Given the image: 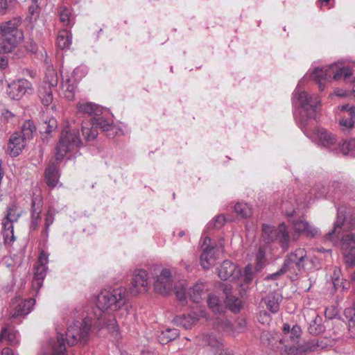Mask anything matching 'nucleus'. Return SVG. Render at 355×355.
<instances>
[{
    "instance_id": "2eb2a0df",
    "label": "nucleus",
    "mask_w": 355,
    "mask_h": 355,
    "mask_svg": "<svg viewBox=\"0 0 355 355\" xmlns=\"http://www.w3.org/2000/svg\"><path fill=\"white\" fill-rule=\"evenodd\" d=\"M328 346L329 344L325 339L314 338L298 345L296 349L299 353H307L318 352L326 349Z\"/></svg>"
},
{
    "instance_id": "f704fd0d",
    "label": "nucleus",
    "mask_w": 355,
    "mask_h": 355,
    "mask_svg": "<svg viewBox=\"0 0 355 355\" xmlns=\"http://www.w3.org/2000/svg\"><path fill=\"white\" fill-rule=\"evenodd\" d=\"M36 128L33 121L28 120L24 122L21 127V137L24 140L30 139L33 137V135L35 132Z\"/></svg>"
},
{
    "instance_id": "4d7b16f0",
    "label": "nucleus",
    "mask_w": 355,
    "mask_h": 355,
    "mask_svg": "<svg viewBox=\"0 0 355 355\" xmlns=\"http://www.w3.org/2000/svg\"><path fill=\"white\" fill-rule=\"evenodd\" d=\"M3 235L5 243H10L15 241L14 232H3Z\"/></svg>"
},
{
    "instance_id": "9d476101",
    "label": "nucleus",
    "mask_w": 355,
    "mask_h": 355,
    "mask_svg": "<svg viewBox=\"0 0 355 355\" xmlns=\"http://www.w3.org/2000/svg\"><path fill=\"white\" fill-rule=\"evenodd\" d=\"M342 250L347 266H355V234H347L343 236Z\"/></svg>"
},
{
    "instance_id": "338daca9",
    "label": "nucleus",
    "mask_w": 355,
    "mask_h": 355,
    "mask_svg": "<svg viewBox=\"0 0 355 355\" xmlns=\"http://www.w3.org/2000/svg\"><path fill=\"white\" fill-rule=\"evenodd\" d=\"M291 328H290V325L288 324H284V326H283V331L284 333V336L280 339V342L281 343H283L286 339V336H288V334H290L291 332Z\"/></svg>"
},
{
    "instance_id": "7c9ffc66",
    "label": "nucleus",
    "mask_w": 355,
    "mask_h": 355,
    "mask_svg": "<svg viewBox=\"0 0 355 355\" xmlns=\"http://www.w3.org/2000/svg\"><path fill=\"white\" fill-rule=\"evenodd\" d=\"M46 270L43 264H40L35 268L33 280V287L39 290L42 286L43 280L46 276Z\"/></svg>"
},
{
    "instance_id": "5701e85b",
    "label": "nucleus",
    "mask_w": 355,
    "mask_h": 355,
    "mask_svg": "<svg viewBox=\"0 0 355 355\" xmlns=\"http://www.w3.org/2000/svg\"><path fill=\"white\" fill-rule=\"evenodd\" d=\"M31 209V222L30 229L31 230H35L37 228L38 224L40 221V214H41V202L40 199L33 198Z\"/></svg>"
},
{
    "instance_id": "f8f14e48",
    "label": "nucleus",
    "mask_w": 355,
    "mask_h": 355,
    "mask_svg": "<svg viewBox=\"0 0 355 355\" xmlns=\"http://www.w3.org/2000/svg\"><path fill=\"white\" fill-rule=\"evenodd\" d=\"M20 22V18H14L12 20L2 23L0 26L1 35L8 36L11 38H15V36L17 37V35H19L17 40L21 42L23 39L24 35L22 31L17 28Z\"/></svg>"
},
{
    "instance_id": "c756f323",
    "label": "nucleus",
    "mask_w": 355,
    "mask_h": 355,
    "mask_svg": "<svg viewBox=\"0 0 355 355\" xmlns=\"http://www.w3.org/2000/svg\"><path fill=\"white\" fill-rule=\"evenodd\" d=\"M203 341L207 345L216 348V355H229L222 348V343L213 335H206L203 338Z\"/></svg>"
},
{
    "instance_id": "39448f33",
    "label": "nucleus",
    "mask_w": 355,
    "mask_h": 355,
    "mask_svg": "<svg viewBox=\"0 0 355 355\" xmlns=\"http://www.w3.org/2000/svg\"><path fill=\"white\" fill-rule=\"evenodd\" d=\"M81 143L77 130H70L67 128L63 130L55 147L56 160L61 161L68 152L72 150L75 147L80 146Z\"/></svg>"
},
{
    "instance_id": "603ef678",
    "label": "nucleus",
    "mask_w": 355,
    "mask_h": 355,
    "mask_svg": "<svg viewBox=\"0 0 355 355\" xmlns=\"http://www.w3.org/2000/svg\"><path fill=\"white\" fill-rule=\"evenodd\" d=\"M253 279L252 268L248 265L245 268L243 281L246 284H249Z\"/></svg>"
},
{
    "instance_id": "7ed1b4c3",
    "label": "nucleus",
    "mask_w": 355,
    "mask_h": 355,
    "mask_svg": "<svg viewBox=\"0 0 355 355\" xmlns=\"http://www.w3.org/2000/svg\"><path fill=\"white\" fill-rule=\"evenodd\" d=\"M352 76V69L348 67H340L336 63L332 64L327 68L316 67L311 74V78L318 85L319 89L323 90L324 84L323 81H328L331 78L336 80L342 76L345 80L349 79Z\"/></svg>"
},
{
    "instance_id": "13d9d810",
    "label": "nucleus",
    "mask_w": 355,
    "mask_h": 355,
    "mask_svg": "<svg viewBox=\"0 0 355 355\" xmlns=\"http://www.w3.org/2000/svg\"><path fill=\"white\" fill-rule=\"evenodd\" d=\"M40 10V8L38 4H33L30 6L28 8V12L31 16H37Z\"/></svg>"
},
{
    "instance_id": "09e8293b",
    "label": "nucleus",
    "mask_w": 355,
    "mask_h": 355,
    "mask_svg": "<svg viewBox=\"0 0 355 355\" xmlns=\"http://www.w3.org/2000/svg\"><path fill=\"white\" fill-rule=\"evenodd\" d=\"M317 320L318 318H316L309 324V331L311 334L316 335L322 331V327L320 324H317Z\"/></svg>"
},
{
    "instance_id": "2f4dec72",
    "label": "nucleus",
    "mask_w": 355,
    "mask_h": 355,
    "mask_svg": "<svg viewBox=\"0 0 355 355\" xmlns=\"http://www.w3.org/2000/svg\"><path fill=\"white\" fill-rule=\"evenodd\" d=\"M178 336V329L167 328L162 331L161 334L158 336V340L161 344L164 345L175 340Z\"/></svg>"
},
{
    "instance_id": "680f3d73",
    "label": "nucleus",
    "mask_w": 355,
    "mask_h": 355,
    "mask_svg": "<svg viewBox=\"0 0 355 355\" xmlns=\"http://www.w3.org/2000/svg\"><path fill=\"white\" fill-rule=\"evenodd\" d=\"M9 9L8 0H0V15H4Z\"/></svg>"
},
{
    "instance_id": "f257e3e1",
    "label": "nucleus",
    "mask_w": 355,
    "mask_h": 355,
    "mask_svg": "<svg viewBox=\"0 0 355 355\" xmlns=\"http://www.w3.org/2000/svg\"><path fill=\"white\" fill-rule=\"evenodd\" d=\"M130 308L125 288L101 291L97 297L96 307L92 313L85 316L83 322L76 321L67 328L66 340L68 345L73 346L78 343L83 345L87 343L92 325V315L96 320L98 327L106 328L115 338H119V323L113 312L119 310L121 315H128Z\"/></svg>"
},
{
    "instance_id": "5fc2aeb1",
    "label": "nucleus",
    "mask_w": 355,
    "mask_h": 355,
    "mask_svg": "<svg viewBox=\"0 0 355 355\" xmlns=\"http://www.w3.org/2000/svg\"><path fill=\"white\" fill-rule=\"evenodd\" d=\"M220 288L223 291L224 295H225V298H227V297L233 295H232V286L230 284L227 283L223 284H221Z\"/></svg>"
},
{
    "instance_id": "bb28decb",
    "label": "nucleus",
    "mask_w": 355,
    "mask_h": 355,
    "mask_svg": "<svg viewBox=\"0 0 355 355\" xmlns=\"http://www.w3.org/2000/svg\"><path fill=\"white\" fill-rule=\"evenodd\" d=\"M45 180L49 187H54L58 181V167L55 162L50 163L45 170Z\"/></svg>"
},
{
    "instance_id": "8fccbe9b",
    "label": "nucleus",
    "mask_w": 355,
    "mask_h": 355,
    "mask_svg": "<svg viewBox=\"0 0 355 355\" xmlns=\"http://www.w3.org/2000/svg\"><path fill=\"white\" fill-rule=\"evenodd\" d=\"M70 12L66 9L63 8L60 12V19L64 26L69 25L70 23Z\"/></svg>"
},
{
    "instance_id": "393cba45",
    "label": "nucleus",
    "mask_w": 355,
    "mask_h": 355,
    "mask_svg": "<svg viewBox=\"0 0 355 355\" xmlns=\"http://www.w3.org/2000/svg\"><path fill=\"white\" fill-rule=\"evenodd\" d=\"M319 144L324 147H330L336 143V137L325 129H318L316 132Z\"/></svg>"
},
{
    "instance_id": "4be33fe9",
    "label": "nucleus",
    "mask_w": 355,
    "mask_h": 355,
    "mask_svg": "<svg viewBox=\"0 0 355 355\" xmlns=\"http://www.w3.org/2000/svg\"><path fill=\"white\" fill-rule=\"evenodd\" d=\"M200 315L193 312L188 315L176 316L173 321L177 325L183 327L185 329H191L199 320Z\"/></svg>"
},
{
    "instance_id": "6e6552de",
    "label": "nucleus",
    "mask_w": 355,
    "mask_h": 355,
    "mask_svg": "<svg viewBox=\"0 0 355 355\" xmlns=\"http://www.w3.org/2000/svg\"><path fill=\"white\" fill-rule=\"evenodd\" d=\"M148 274L145 270L137 269L133 272L129 285V292L132 295L146 293L148 289Z\"/></svg>"
},
{
    "instance_id": "20e7f679",
    "label": "nucleus",
    "mask_w": 355,
    "mask_h": 355,
    "mask_svg": "<svg viewBox=\"0 0 355 355\" xmlns=\"http://www.w3.org/2000/svg\"><path fill=\"white\" fill-rule=\"evenodd\" d=\"M306 251L304 248H297L291 252L285 259L282 267L277 272L266 277L267 279H275L277 277L286 272L298 274L305 269L308 261Z\"/></svg>"
},
{
    "instance_id": "c85d7f7f",
    "label": "nucleus",
    "mask_w": 355,
    "mask_h": 355,
    "mask_svg": "<svg viewBox=\"0 0 355 355\" xmlns=\"http://www.w3.org/2000/svg\"><path fill=\"white\" fill-rule=\"evenodd\" d=\"M204 288L202 283H198L187 290V296L192 302L199 303L202 300Z\"/></svg>"
},
{
    "instance_id": "412c9836",
    "label": "nucleus",
    "mask_w": 355,
    "mask_h": 355,
    "mask_svg": "<svg viewBox=\"0 0 355 355\" xmlns=\"http://www.w3.org/2000/svg\"><path fill=\"white\" fill-rule=\"evenodd\" d=\"M76 107L78 114H87L88 116H100L103 111V108L101 106L91 102L78 103Z\"/></svg>"
},
{
    "instance_id": "a19ab883",
    "label": "nucleus",
    "mask_w": 355,
    "mask_h": 355,
    "mask_svg": "<svg viewBox=\"0 0 355 355\" xmlns=\"http://www.w3.org/2000/svg\"><path fill=\"white\" fill-rule=\"evenodd\" d=\"M58 128V122L57 120L51 117L48 121L45 120L44 121V124L42 126V132H44L46 135H50L51 132L56 130Z\"/></svg>"
},
{
    "instance_id": "4468645a",
    "label": "nucleus",
    "mask_w": 355,
    "mask_h": 355,
    "mask_svg": "<svg viewBox=\"0 0 355 355\" xmlns=\"http://www.w3.org/2000/svg\"><path fill=\"white\" fill-rule=\"evenodd\" d=\"M219 277L223 280H227L230 278L235 279L241 275L240 269L232 261H224L218 270Z\"/></svg>"
},
{
    "instance_id": "1a4fd4ad",
    "label": "nucleus",
    "mask_w": 355,
    "mask_h": 355,
    "mask_svg": "<svg viewBox=\"0 0 355 355\" xmlns=\"http://www.w3.org/2000/svg\"><path fill=\"white\" fill-rule=\"evenodd\" d=\"M8 94L14 100L20 99L25 94L33 92L31 83L26 79H19L12 82L8 86Z\"/></svg>"
},
{
    "instance_id": "6ab92c4d",
    "label": "nucleus",
    "mask_w": 355,
    "mask_h": 355,
    "mask_svg": "<svg viewBox=\"0 0 355 355\" xmlns=\"http://www.w3.org/2000/svg\"><path fill=\"white\" fill-rule=\"evenodd\" d=\"M293 228L298 234H304L307 237H315L318 234V230L311 226L306 221L302 220H292Z\"/></svg>"
},
{
    "instance_id": "cd10ccee",
    "label": "nucleus",
    "mask_w": 355,
    "mask_h": 355,
    "mask_svg": "<svg viewBox=\"0 0 355 355\" xmlns=\"http://www.w3.org/2000/svg\"><path fill=\"white\" fill-rule=\"evenodd\" d=\"M19 35L15 36V38H11L8 36L1 35L0 37V53H6L10 52L19 42L17 40Z\"/></svg>"
},
{
    "instance_id": "69168bd1",
    "label": "nucleus",
    "mask_w": 355,
    "mask_h": 355,
    "mask_svg": "<svg viewBox=\"0 0 355 355\" xmlns=\"http://www.w3.org/2000/svg\"><path fill=\"white\" fill-rule=\"evenodd\" d=\"M259 320L262 323L268 322L270 320V316L267 312L263 311V313H260Z\"/></svg>"
},
{
    "instance_id": "aec40b11",
    "label": "nucleus",
    "mask_w": 355,
    "mask_h": 355,
    "mask_svg": "<svg viewBox=\"0 0 355 355\" xmlns=\"http://www.w3.org/2000/svg\"><path fill=\"white\" fill-rule=\"evenodd\" d=\"M342 112H345V115L339 121V124L345 129H349L355 125V107L350 106L349 104L343 105L340 107Z\"/></svg>"
},
{
    "instance_id": "c9c22d12",
    "label": "nucleus",
    "mask_w": 355,
    "mask_h": 355,
    "mask_svg": "<svg viewBox=\"0 0 355 355\" xmlns=\"http://www.w3.org/2000/svg\"><path fill=\"white\" fill-rule=\"evenodd\" d=\"M71 36L66 30L61 31L57 37V44L60 49H64L71 44Z\"/></svg>"
},
{
    "instance_id": "4c0bfd02",
    "label": "nucleus",
    "mask_w": 355,
    "mask_h": 355,
    "mask_svg": "<svg viewBox=\"0 0 355 355\" xmlns=\"http://www.w3.org/2000/svg\"><path fill=\"white\" fill-rule=\"evenodd\" d=\"M58 83V78L56 72L53 69H48L46 73L45 80L42 84H46L49 87L55 88Z\"/></svg>"
},
{
    "instance_id": "6e6d98bb",
    "label": "nucleus",
    "mask_w": 355,
    "mask_h": 355,
    "mask_svg": "<svg viewBox=\"0 0 355 355\" xmlns=\"http://www.w3.org/2000/svg\"><path fill=\"white\" fill-rule=\"evenodd\" d=\"M14 222H11L10 220H3L2 225L3 228V232H8L11 233V232H14L13 230V223Z\"/></svg>"
},
{
    "instance_id": "58836bf2",
    "label": "nucleus",
    "mask_w": 355,
    "mask_h": 355,
    "mask_svg": "<svg viewBox=\"0 0 355 355\" xmlns=\"http://www.w3.org/2000/svg\"><path fill=\"white\" fill-rule=\"evenodd\" d=\"M21 213L17 211V207L12 204L7 207V213L4 220H10L11 222H16L20 217Z\"/></svg>"
},
{
    "instance_id": "e2e57ef3",
    "label": "nucleus",
    "mask_w": 355,
    "mask_h": 355,
    "mask_svg": "<svg viewBox=\"0 0 355 355\" xmlns=\"http://www.w3.org/2000/svg\"><path fill=\"white\" fill-rule=\"evenodd\" d=\"M26 47L28 51H30L33 53L36 52L37 50V46L36 43L35 42H33V40H30L29 42H27Z\"/></svg>"
},
{
    "instance_id": "37998d69",
    "label": "nucleus",
    "mask_w": 355,
    "mask_h": 355,
    "mask_svg": "<svg viewBox=\"0 0 355 355\" xmlns=\"http://www.w3.org/2000/svg\"><path fill=\"white\" fill-rule=\"evenodd\" d=\"M340 272V269L335 270L334 272V276L332 277L334 287L336 290H337L339 287H340L342 286L343 289H347L348 288L347 286L349 285V283H347V282L343 283L342 279H340V278H339Z\"/></svg>"
},
{
    "instance_id": "9b49d317",
    "label": "nucleus",
    "mask_w": 355,
    "mask_h": 355,
    "mask_svg": "<svg viewBox=\"0 0 355 355\" xmlns=\"http://www.w3.org/2000/svg\"><path fill=\"white\" fill-rule=\"evenodd\" d=\"M154 288L156 293L166 295L169 294L173 289L171 272L168 269H163L157 277L154 284Z\"/></svg>"
},
{
    "instance_id": "ddd939ff",
    "label": "nucleus",
    "mask_w": 355,
    "mask_h": 355,
    "mask_svg": "<svg viewBox=\"0 0 355 355\" xmlns=\"http://www.w3.org/2000/svg\"><path fill=\"white\" fill-rule=\"evenodd\" d=\"M12 304L14 306L12 318H15L18 316H24L28 314L35 304V300L28 298L23 300L20 297H16Z\"/></svg>"
},
{
    "instance_id": "a18cd8bd",
    "label": "nucleus",
    "mask_w": 355,
    "mask_h": 355,
    "mask_svg": "<svg viewBox=\"0 0 355 355\" xmlns=\"http://www.w3.org/2000/svg\"><path fill=\"white\" fill-rule=\"evenodd\" d=\"M261 343L267 347H273L275 338L272 334L268 331H263L261 333L260 337Z\"/></svg>"
},
{
    "instance_id": "0eeeda50",
    "label": "nucleus",
    "mask_w": 355,
    "mask_h": 355,
    "mask_svg": "<svg viewBox=\"0 0 355 355\" xmlns=\"http://www.w3.org/2000/svg\"><path fill=\"white\" fill-rule=\"evenodd\" d=\"M91 128L82 126V133L87 141L94 140L98 136L97 129L103 132H109L114 129L112 123L108 122L105 119L100 116H93L90 120Z\"/></svg>"
},
{
    "instance_id": "774afa93",
    "label": "nucleus",
    "mask_w": 355,
    "mask_h": 355,
    "mask_svg": "<svg viewBox=\"0 0 355 355\" xmlns=\"http://www.w3.org/2000/svg\"><path fill=\"white\" fill-rule=\"evenodd\" d=\"M345 315L347 318H349L351 319L352 318H354L353 315H355V310L354 308H347L345 310Z\"/></svg>"
},
{
    "instance_id": "72a5a7b5",
    "label": "nucleus",
    "mask_w": 355,
    "mask_h": 355,
    "mask_svg": "<svg viewBox=\"0 0 355 355\" xmlns=\"http://www.w3.org/2000/svg\"><path fill=\"white\" fill-rule=\"evenodd\" d=\"M207 304L209 309L214 313H220L224 311L225 306L216 295H209L207 299Z\"/></svg>"
},
{
    "instance_id": "ea45409f",
    "label": "nucleus",
    "mask_w": 355,
    "mask_h": 355,
    "mask_svg": "<svg viewBox=\"0 0 355 355\" xmlns=\"http://www.w3.org/2000/svg\"><path fill=\"white\" fill-rule=\"evenodd\" d=\"M234 211L243 218H248L252 214L251 208L245 203H236L234 206Z\"/></svg>"
},
{
    "instance_id": "423d86ee",
    "label": "nucleus",
    "mask_w": 355,
    "mask_h": 355,
    "mask_svg": "<svg viewBox=\"0 0 355 355\" xmlns=\"http://www.w3.org/2000/svg\"><path fill=\"white\" fill-rule=\"evenodd\" d=\"M262 237L266 243H270L278 240L284 250H287L290 242V235L286 225L282 223L277 227L263 224Z\"/></svg>"
},
{
    "instance_id": "473e14b6",
    "label": "nucleus",
    "mask_w": 355,
    "mask_h": 355,
    "mask_svg": "<svg viewBox=\"0 0 355 355\" xmlns=\"http://www.w3.org/2000/svg\"><path fill=\"white\" fill-rule=\"evenodd\" d=\"M16 333L10 327H3L0 332V343L6 340L8 345H15L16 341Z\"/></svg>"
},
{
    "instance_id": "f3484780",
    "label": "nucleus",
    "mask_w": 355,
    "mask_h": 355,
    "mask_svg": "<svg viewBox=\"0 0 355 355\" xmlns=\"http://www.w3.org/2000/svg\"><path fill=\"white\" fill-rule=\"evenodd\" d=\"M25 145L26 140L21 137V134L15 132L9 139L7 151L11 157H17L24 148Z\"/></svg>"
},
{
    "instance_id": "b1692460",
    "label": "nucleus",
    "mask_w": 355,
    "mask_h": 355,
    "mask_svg": "<svg viewBox=\"0 0 355 355\" xmlns=\"http://www.w3.org/2000/svg\"><path fill=\"white\" fill-rule=\"evenodd\" d=\"M55 88L49 87L46 84H42L39 87L38 95L44 106H49L53 101V91Z\"/></svg>"
},
{
    "instance_id": "a211bd4d",
    "label": "nucleus",
    "mask_w": 355,
    "mask_h": 355,
    "mask_svg": "<svg viewBox=\"0 0 355 355\" xmlns=\"http://www.w3.org/2000/svg\"><path fill=\"white\" fill-rule=\"evenodd\" d=\"M207 241L210 242V239L206 237L202 245V254L200 255V262L202 266L208 269L214 263V248L207 244Z\"/></svg>"
},
{
    "instance_id": "0e129e2a",
    "label": "nucleus",
    "mask_w": 355,
    "mask_h": 355,
    "mask_svg": "<svg viewBox=\"0 0 355 355\" xmlns=\"http://www.w3.org/2000/svg\"><path fill=\"white\" fill-rule=\"evenodd\" d=\"M53 214L49 211L45 218L44 225H45V227L46 228V230L49 229V226L53 223Z\"/></svg>"
},
{
    "instance_id": "864d4df0",
    "label": "nucleus",
    "mask_w": 355,
    "mask_h": 355,
    "mask_svg": "<svg viewBox=\"0 0 355 355\" xmlns=\"http://www.w3.org/2000/svg\"><path fill=\"white\" fill-rule=\"evenodd\" d=\"M66 89H65V96L66 97L69 99L72 100L74 96V86L73 85H69L67 83L65 85Z\"/></svg>"
},
{
    "instance_id": "3c124183",
    "label": "nucleus",
    "mask_w": 355,
    "mask_h": 355,
    "mask_svg": "<svg viewBox=\"0 0 355 355\" xmlns=\"http://www.w3.org/2000/svg\"><path fill=\"white\" fill-rule=\"evenodd\" d=\"M225 220L223 215H218L214 218L213 223L209 224L208 227L212 226L215 229H219L224 225Z\"/></svg>"
},
{
    "instance_id": "de8ad7c7",
    "label": "nucleus",
    "mask_w": 355,
    "mask_h": 355,
    "mask_svg": "<svg viewBox=\"0 0 355 355\" xmlns=\"http://www.w3.org/2000/svg\"><path fill=\"white\" fill-rule=\"evenodd\" d=\"M175 293L181 304L185 305L187 304L186 295H187V291L182 286L181 288L175 287Z\"/></svg>"
},
{
    "instance_id": "a878e982",
    "label": "nucleus",
    "mask_w": 355,
    "mask_h": 355,
    "mask_svg": "<svg viewBox=\"0 0 355 355\" xmlns=\"http://www.w3.org/2000/svg\"><path fill=\"white\" fill-rule=\"evenodd\" d=\"M282 300V295L278 292H272L264 299L267 309L272 313H277L279 309V302Z\"/></svg>"
},
{
    "instance_id": "49530a36",
    "label": "nucleus",
    "mask_w": 355,
    "mask_h": 355,
    "mask_svg": "<svg viewBox=\"0 0 355 355\" xmlns=\"http://www.w3.org/2000/svg\"><path fill=\"white\" fill-rule=\"evenodd\" d=\"M301 335V329L300 326L298 325H294L291 330L290 334H288L286 336V339H290L293 343H298L299 338Z\"/></svg>"
},
{
    "instance_id": "bf43d9fd",
    "label": "nucleus",
    "mask_w": 355,
    "mask_h": 355,
    "mask_svg": "<svg viewBox=\"0 0 355 355\" xmlns=\"http://www.w3.org/2000/svg\"><path fill=\"white\" fill-rule=\"evenodd\" d=\"M217 328L219 331L225 330L226 328H228L230 326L229 322L227 320H223L220 318H217Z\"/></svg>"
},
{
    "instance_id": "c03bdc74",
    "label": "nucleus",
    "mask_w": 355,
    "mask_h": 355,
    "mask_svg": "<svg viewBox=\"0 0 355 355\" xmlns=\"http://www.w3.org/2000/svg\"><path fill=\"white\" fill-rule=\"evenodd\" d=\"M340 151L344 155H347L349 152L355 150V139H351L345 141L340 147Z\"/></svg>"
},
{
    "instance_id": "e433bc0d",
    "label": "nucleus",
    "mask_w": 355,
    "mask_h": 355,
    "mask_svg": "<svg viewBox=\"0 0 355 355\" xmlns=\"http://www.w3.org/2000/svg\"><path fill=\"white\" fill-rule=\"evenodd\" d=\"M225 303L226 306L233 313H239L241 310L242 302L240 299L234 295L229 296L225 298Z\"/></svg>"
},
{
    "instance_id": "052dcab7",
    "label": "nucleus",
    "mask_w": 355,
    "mask_h": 355,
    "mask_svg": "<svg viewBox=\"0 0 355 355\" xmlns=\"http://www.w3.org/2000/svg\"><path fill=\"white\" fill-rule=\"evenodd\" d=\"M349 331L351 337L355 338V319L354 318L349 320Z\"/></svg>"
},
{
    "instance_id": "dca6fc26",
    "label": "nucleus",
    "mask_w": 355,
    "mask_h": 355,
    "mask_svg": "<svg viewBox=\"0 0 355 355\" xmlns=\"http://www.w3.org/2000/svg\"><path fill=\"white\" fill-rule=\"evenodd\" d=\"M348 228V225L345 223V214L344 210L338 209V216L336 222L334 223V228L331 231L325 235L327 240H333L334 238H338L339 234Z\"/></svg>"
},
{
    "instance_id": "f03ea898",
    "label": "nucleus",
    "mask_w": 355,
    "mask_h": 355,
    "mask_svg": "<svg viewBox=\"0 0 355 355\" xmlns=\"http://www.w3.org/2000/svg\"><path fill=\"white\" fill-rule=\"evenodd\" d=\"M305 81V78H302L298 83L294 94L301 106L300 113V121L301 128L303 129L311 119L315 118L317 109L320 103V99L318 96L314 97L309 96L305 91H300V87Z\"/></svg>"
},
{
    "instance_id": "79ce46f5",
    "label": "nucleus",
    "mask_w": 355,
    "mask_h": 355,
    "mask_svg": "<svg viewBox=\"0 0 355 355\" xmlns=\"http://www.w3.org/2000/svg\"><path fill=\"white\" fill-rule=\"evenodd\" d=\"M281 209L282 211L285 213L286 216L289 218V221H291V218L296 213L295 210V206L293 202L288 200L284 201L282 204Z\"/></svg>"
}]
</instances>
